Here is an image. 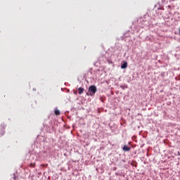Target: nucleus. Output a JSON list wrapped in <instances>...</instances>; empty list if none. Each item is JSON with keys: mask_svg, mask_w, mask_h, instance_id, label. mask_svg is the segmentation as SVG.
Segmentation results:
<instances>
[{"mask_svg": "<svg viewBox=\"0 0 180 180\" xmlns=\"http://www.w3.org/2000/svg\"><path fill=\"white\" fill-rule=\"evenodd\" d=\"M89 91L90 92L89 95L90 96H94V95H95V94H96V86H90L89 88Z\"/></svg>", "mask_w": 180, "mask_h": 180, "instance_id": "f257e3e1", "label": "nucleus"}, {"mask_svg": "<svg viewBox=\"0 0 180 180\" xmlns=\"http://www.w3.org/2000/svg\"><path fill=\"white\" fill-rule=\"evenodd\" d=\"M123 151H129L130 150V147L127 146H124L122 148Z\"/></svg>", "mask_w": 180, "mask_h": 180, "instance_id": "f03ea898", "label": "nucleus"}, {"mask_svg": "<svg viewBox=\"0 0 180 180\" xmlns=\"http://www.w3.org/2000/svg\"><path fill=\"white\" fill-rule=\"evenodd\" d=\"M78 91H79V95H82V94H84V88H82V87H79V88L78 89Z\"/></svg>", "mask_w": 180, "mask_h": 180, "instance_id": "7ed1b4c3", "label": "nucleus"}, {"mask_svg": "<svg viewBox=\"0 0 180 180\" xmlns=\"http://www.w3.org/2000/svg\"><path fill=\"white\" fill-rule=\"evenodd\" d=\"M121 68H122V70H124V69L127 68V62L124 63L121 65Z\"/></svg>", "mask_w": 180, "mask_h": 180, "instance_id": "20e7f679", "label": "nucleus"}, {"mask_svg": "<svg viewBox=\"0 0 180 180\" xmlns=\"http://www.w3.org/2000/svg\"><path fill=\"white\" fill-rule=\"evenodd\" d=\"M60 111L58 110H55V115H56V116H58V115H60Z\"/></svg>", "mask_w": 180, "mask_h": 180, "instance_id": "39448f33", "label": "nucleus"}, {"mask_svg": "<svg viewBox=\"0 0 180 180\" xmlns=\"http://www.w3.org/2000/svg\"><path fill=\"white\" fill-rule=\"evenodd\" d=\"M179 34H180V28L179 29Z\"/></svg>", "mask_w": 180, "mask_h": 180, "instance_id": "423d86ee", "label": "nucleus"}]
</instances>
